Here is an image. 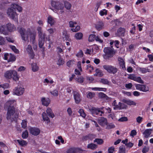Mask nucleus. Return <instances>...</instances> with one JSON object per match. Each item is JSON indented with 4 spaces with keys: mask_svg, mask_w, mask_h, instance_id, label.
Returning a JSON list of instances; mask_svg holds the SVG:
<instances>
[{
    "mask_svg": "<svg viewBox=\"0 0 153 153\" xmlns=\"http://www.w3.org/2000/svg\"><path fill=\"white\" fill-rule=\"evenodd\" d=\"M41 101L43 105L46 106L49 105L50 102V100L49 98H45V97L42 98L41 99Z\"/></svg>",
    "mask_w": 153,
    "mask_h": 153,
    "instance_id": "6ab92c4d",
    "label": "nucleus"
},
{
    "mask_svg": "<svg viewBox=\"0 0 153 153\" xmlns=\"http://www.w3.org/2000/svg\"><path fill=\"white\" fill-rule=\"evenodd\" d=\"M124 102L126 103L128 105H136V103L134 101L130 100H123V101Z\"/></svg>",
    "mask_w": 153,
    "mask_h": 153,
    "instance_id": "cd10ccee",
    "label": "nucleus"
},
{
    "mask_svg": "<svg viewBox=\"0 0 153 153\" xmlns=\"http://www.w3.org/2000/svg\"><path fill=\"white\" fill-rule=\"evenodd\" d=\"M152 130V129H146L143 133V134L144 135V137L145 138H148L150 135Z\"/></svg>",
    "mask_w": 153,
    "mask_h": 153,
    "instance_id": "aec40b11",
    "label": "nucleus"
},
{
    "mask_svg": "<svg viewBox=\"0 0 153 153\" xmlns=\"http://www.w3.org/2000/svg\"><path fill=\"white\" fill-rule=\"evenodd\" d=\"M97 145L94 143H91L87 145V148L92 150H94L97 148Z\"/></svg>",
    "mask_w": 153,
    "mask_h": 153,
    "instance_id": "bb28decb",
    "label": "nucleus"
},
{
    "mask_svg": "<svg viewBox=\"0 0 153 153\" xmlns=\"http://www.w3.org/2000/svg\"><path fill=\"white\" fill-rule=\"evenodd\" d=\"M107 14V10L105 9H103L101 10L100 12V14L101 16L106 15Z\"/></svg>",
    "mask_w": 153,
    "mask_h": 153,
    "instance_id": "680f3d73",
    "label": "nucleus"
},
{
    "mask_svg": "<svg viewBox=\"0 0 153 153\" xmlns=\"http://www.w3.org/2000/svg\"><path fill=\"white\" fill-rule=\"evenodd\" d=\"M10 47L12 50L15 53H19V50L17 49L16 47L13 45H10Z\"/></svg>",
    "mask_w": 153,
    "mask_h": 153,
    "instance_id": "bf43d9fd",
    "label": "nucleus"
},
{
    "mask_svg": "<svg viewBox=\"0 0 153 153\" xmlns=\"http://www.w3.org/2000/svg\"><path fill=\"white\" fill-rule=\"evenodd\" d=\"M74 79L77 82L80 83H82L84 80V78L82 76L75 77Z\"/></svg>",
    "mask_w": 153,
    "mask_h": 153,
    "instance_id": "2f4dec72",
    "label": "nucleus"
},
{
    "mask_svg": "<svg viewBox=\"0 0 153 153\" xmlns=\"http://www.w3.org/2000/svg\"><path fill=\"white\" fill-rule=\"evenodd\" d=\"M104 25V23L102 22L99 21L96 24L95 27L97 30H100L103 28Z\"/></svg>",
    "mask_w": 153,
    "mask_h": 153,
    "instance_id": "b1692460",
    "label": "nucleus"
},
{
    "mask_svg": "<svg viewBox=\"0 0 153 153\" xmlns=\"http://www.w3.org/2000/svg\"><path fill=\"white\" fill-rule=\"evenodd\" d=\"M128 120V118L126 117H121L118 120V121L119 122H123L127 121Z\"/></svg>",
    "mask_w": 153,
    "mask_h": 153,
    "instance_id": "13d9d810",
    "label": "nucleus"
},
{
    "mask_svg": "<svg viewBox=\"0 0 153 153\" xmlns=\"http://www.w3.org/2000/svg\"><path fill=\"white\" fill-rule=\"evenodd\" d=\"M17 142L21 146H26L27 144V142L23 140H17Z\"/></svg>",
    "mask_w": 153,
    "mask_h": 153,
    "instance_id": "e433bc0d",
    "label": "nucleus"
},
{
    "mask_svg": "<svg viewBox=\"0 0 153 153\" xmlns=\"http://www.w3.org/2000/svg\"><path fill=\"white\" fill-rule=\"evenodd\" d=\"M16 101L15 100H9L5 104V105L8 107H10V106H12V104L14 103Z\"/></svg>",
    "mask_w": 153,
    "mask_h": 153,
    "instance_id": "4c0bfd02",
    "label": "nucleus"
},
{
    "mask_svg": "<svg viewBox=\"0 0 153 153\" xmlns=\"http://www.w3.org/2000/svg\"><path fill=\"white\" fill-rule=\"evenodd\" d=\"M48 23L51 26L53 25L55 23L54 19L51 16H49L47 19Z\"/></svg>",
    "mask_w": 153,
    "mask_h": 153,
    "instance_id": "a878e982",
    "label": "nucleus"
},
{
    "mask_svg": "<svg viewBox=\"0 0 153 153\" xmlns=\"http://www.w3.org/2000/svg\"><path fill=\"white\" fill-rule=\"evenodd\" d=\"M59 58L57 62V64L58 65H63L65 63L64 60L61 57V56H59Z\"/></svg>",
    "mask_w": 153,
    "mask_h": 153,
    "instance_id": "c756f323",
    "label": "nucleus"
},
{
    "mask_svg": "<svg viewBox=\"0 0 153 153\" xmlns=\"http://www.w3.org/2000/svg\"><path fill=\"white\" fill-rule=\"evenodd\" d=\"M104 108H96L93 107L89 109V111L93 115H95L102 116V114H104V111H102Z\"/></svg>",
    "mask_w": 153,
    "mask_h": 153,
    "instance_id": "39448f33",
    "label": "nucleus"
},
{
    "mask_svg": "<svg viewBox=\"0 0 153 153\" xmlns=\"http://www.w3.org/2000/svg\"><path fill=\"white\" fill-rule=\"evenodd\" d=\"M52 95L53 96L57 97L58 95V91L56 89L50 92Z\"/></svg>",
    "mask_w": 153,
    "mask_h": 153,
    "instance_id": "de8ad7c7",
    "label": "nucleus"
},
{
    "mask_svg": "<svg viewBox=\"0 0 153 153\" xmlns=\"http://www.w3.org/2000/svg\"><path fill=\"white\" fill-rule=\"evenodd\" d=\"M18 115L14 106H10L8 107L7 114V118L8 120L15 121L18 117Z\"/></svg>",
    "mask_w": 153,
    "mask_h": 153,
    "instance_id": "f257e3e1",
    "label": "nucleus"
},
{
    "mask_svg": "<svg viewBox=\"0 0 153 153\" xmlns=\"http://www.w3.org/2000/svg\"><path fill=\"white\" fill-rule=\"evenodd\" d=\"M9 87V84L7 83H4L0 85V88H2L4 89L8 88Z\"/></svg>",
    "mask_w": 153,
    "mask_h": 153,
    "instance_id": "864d4df0",
    "label": "nucleus"
},
{
    "mask_svg": "<svg viewBox=\"0 0 153 153\" xmlns=\"http://www.w3.org/2000/svg\"><path fill=\"white\" fill-rule=\"evenodd\" d=\"M51 4L52 6L54 8L53 11L58 14H62L64 13V5L61 2L52 1Z\"/></svg>",
    "mask_w": 153,
    "mask_h": 153,
    "instance_id": "f03ea898",
    "label": "nucleus"
},
{
    "mask_svg": "<svg viewBox=\"0 0 153 153\" xmlns=\"http://www.w3.org/2000/svg\"><path fill=\"white\" fill-rule=\"evenodd\" d=\"M73 96L75 102L77 104H79L81 100L80 93L76 91H74Z\"/></svg>",
    "mask_w": 153,
    "mask_h": 153,
    "instance_id": "f8f14e48",
    "label": "nucleus"
},
{
    "mask_svg": "<svg viewBox=\"0 0 153 153\" xmlns=\"http://www.w3.org/2000/svg\"><path fill=\"white\" fill-rule=\"evenodd\" d=\"M13 70H9L6 71L4 74V76L7 79L12 78V71Z\"/></svg>",
    "mask_w": 153,
    "mask_h": 153,
    "instance_id": "412c9836",
    "label": "nucleus"
},
{
    "mask_svg": "<svg viewBox=\"0 0 153 153\" xmlns=\"http://www.w3.org/2000/svg\"><path fill=\"white\" fill-rule=\"evenodd\" d=\"M11 6H12L13 9L15 10L16 9L19 12H21L22 11V7L17 4L13 3L11 4Z\"/></svg>",
    "mask_w": 153,
    "mask_h": 153,
    "instance_id": "5701e85b",
    "label": "nucleus"
},
{
    "mask_svg": "<svg viewBox=\"0 0 153 153\" xmlns=\"http://www.w3.org/2000/svg\"><path fill=\"white\" fill-rule=\"evenodd\" d=\"M25 88L21 87H17L13 89V94L20 96L22 95L24 92Z\"/></svg>",
    "mask_w": 153,
    "mask_h": 153,
    "instance_id": "1a4fd4ad",
    "label": "nucleus"
},
{
    "mask_svg": "<svg viewBox=\"0 0 153 153\" xmlns=\"http://www.w3.org/2000/svg\"><path fill=\"white\" fill-rule=\"evenodd\" d=\"M28 136V133L27 130L25 131L24 132H23L22 134V137L24 138H27Z\"/></svg>",
    "mask_w": 153,
    "mask_h": 153,
    "instance_id": "6e6d98bb",
    "label": "nucleus"
},
{
    "mask_svg": "<svg viewBox=\"0 0 153 153\" xmlns=\"http://www.w3.org/2000/svg\"><path fill=\"white\" fill-rule=\"evenodd\" d=\"M26 50L29 54L30 58H33L34 56V54L33 52L32 47L30 45H28L26 48Z\"/></svg>",
    "mask_w": 153,
    "mask_h": 153,
    "instance_id": "2eb2a0df",
    "label": "nucleus"
},
{
    "mask_svg": "<svg viewBox=\"0 0 153 153\" xmlns=\"http://www.w3.org/2000/svg\"><path fill=\"white\" fill-rule=\"evenodd\" d=\"M74 60H70L68 61L67 63V65L69 67H71L74 64Z\"/></svg>",
    "mask_w": 153,
    "mask_h": 153,
    "instance_id": "8fccbe9b",
    "label": "nucleus"
},
{
    "mask_svg": "<svg viewBox=\"0 0 153 153\" xmlns=\"http://www.w3.org/2000/svg\"><path fill=\"white\" fill-rule=\"evenodd\" d=\"M36 32H31L30 36V42L33 45H35L36 42Z\"/></svg>",
    "mask_w": 153,
    "mask_h": 153,
    "instance_id": "a211bd4d",
    "label": "nucleus"
},
{
    "mask_svg": "<svg viewBox=\"0 0 153 153\" xmlns=\"http://www.w3.org/2000/svg\"><path fill=\"white\" fill-rule=\"evenodd\" d=\"M42 117L43 120L45 121H49V119L48 117L47 116L46 113L45 112H44L42 114Z\"/></svg>",
    "mask_w": 153,
    "mask_h": 153,
    "instance_id": "37998d69",
    "label": "nucleus"
},
{
    "mask_svg": "<svg viewBox=\"0 0 153 153\" xmlns=\"http://www.w3.org/2000/svg\"><path fill=\"white\" fill-rule=\"evenodd\" d=\"M100 82L105 85H109V82L106 79H102L100 80Z\"/></svg>",
    "mask_w": 153,
    "mask_h": 153,
    "instance_id": "a18cd8bd",
    "label": "nucleus"
},
{
    "mask_svg": "<svg viewBox=\"0 0 153 153\" xmlns=\"http://www.w3.org/2000/svg\"><path fill=\"white\" fill-rule=\"evenodd\" d=\"M75 152L74 149L73 148H70L67 151V153H75Z\"/></svg>",
    "mask_w": 153,
    "mask_h": 153,
    "instance_id": "774afa93",
    "label": "nucleus"
},
{
    "mask_svg": "<svg viewBox=\"0 0 153 153\" xmlns=\"http://www.w3.org/2000/svg\"><path fill=\"white\" fill-rule=\"evenodd\" d=\"M103 67L108 73L113 74H115L118 71V69L116 67L111 65H105L103 66Z\"/></svg>",
    "mask_w": 153,
    "mask_h": 153,
    "instance_id": "423d86ee",
    "label": "nucleus"
},
{
    "mask_svg": "<svg viewBox=\"0 0 153 153\" xmlns=\"http://www.w3.org/2000/svg\"><path fill=\"white\" fill-rule=\"evenodd\" d=\"M29 130L30 133L34 136L38 135L40 131L39 128L35 127H30L29 128Z\"/></svg>",
    "mask_w": 153,
    "mask_h": 153,
    "instance_id": "ddd939ff",
    "label": "nucleus"
},
{
    "mask_svg": "<svg viewBox=\"0 0 153 153\" xmlns=\"http://www.w3.org/2000/svg\"><path fill=\"white\" fill-rule=\"evenodd\" d=\"M136 121L138 123H140L142 121L143 118L140 116H139L136 118Z\"/></svg>",
    "mask_w": 153,
    "mask_h": 153,
    "instance_id": "0e129e2a",
    "label": "nucleus"
},
{
    "mask_svg": "<svg viewBox=\"0 0 153 153\" xmlns=\"http://www.w3.org/2000/svg\"><path fill=\"white\" fill-rule=\"evenodd\" d=\"M95 36L94 35L91 34L90 35L88 38V41L89 42H92L94 41V38H95Z\"/></svg>",
    "mask_w": 153,
    "mask_h": 153,
    "instance_id": "4d7b16f0",
    "label": "nucleus"
},
{
    "mask_svg": "<svg viewBox=\"0 0 153 153\" xmlns=\"http://www.w3.org/2000/svg\"><path fill=\"white\" fill-rule=\"evenodd\" d=\"M117 32L119 34L123 36L125 32V30L124 28H120L118 29Z\"/></svg>",
    "mask_w": 153,
    "mask_h": 153,
    "instance_id": "a19ab883",
    "label": "nucleus"
},
{
    "mask_svg": "<svg viewBox=\"0 0 153 153\" xmlns=\"http://www.w3.org/2000/svg\"><path fill=\"white\" fill-rule=\"evenodd\" d=\"M46 112L47 114L50 117L53 118L54 117V114L50 108H48V109L46 110Z\"/></svg>",
    "mask_w": 153,
    "mask_h": 153,
    "instance_id": "c85d7f7f",
    "label": "nucleus"
},
{
    "mask_svg": "<svg viewBox=\"0 0 153 153\" xmlns=\"http://www.w3.org/2000/svg\"><path fill=\"white\" fill-rule=\"evenodd\" d=\"M45 40L41 39H39V46L40 48H42L44 43Z\"/></svg>",
    "mask_w": 153,
    "mask_h": 153,
    "instance_id": "3c124183",
    "label": "nucleus"
},
{
    "mask_svg": "<svg viewBox=\"0 0 153 153\" xmlns=\"http://www.w3.org/2000/svg\"><path fill=\"white\" fill-rule=\"evenodd\" d=\"M119 153H126V149L125 148L120 147L119 148Z\"/></svg>",
    "mask_w": 153,
    "mask_h": 153,
    "instance_id": "69168bd1",
    "label": "nucleus"
},
{
    "mask_svg": "<svg viewBox=\"0 0 153 153\" xmlns=\"http://www.w3.org/2000/svg\"><path fill=\"white\" fill-rule=\"evenodd\" d=\"M5 44V41L4 38L0 36V45H4Z\"/></svg>",
    "mask_w": 153,
    "mask_h": 153,
    "instance_id": "603ef678",
    "label": "nucleus"
},
{
    "mask_svg": "<svg viewBox=\"0 0 153 153\" xmlns=\"http://www.w3.org/2000/svg\"><path fill=\"white\" fill-rule=\"evenodd\" d=\"M95 72L96 73L94 74V76H101L103 75L102 71L98 69H97L95 71Z\"/></svg>",
    "mask_w": 153,
    "mask_h": 153,
    "instance_id": "f704fd0d",
    "label": "nucleus"
},
{
    "mask_svg": "<svg viewBox=\"0 0 153 153\" xmlns=\"http://www.w3.org/2000/svg\"><path fill=\"white\" fill-rule=\"evenodd\" d=\"M0 33L6 35L8 34V31L5 28L4 25H2L0 27Z\"/></svg>",
    "mask_w": 153,
    "mask_h": 153,
    "instance_id": "4be33fe9",
    "label": "nucleus"
},
{
    "mask_svg": "<svg viewBox=\"0 0 153 153\" xmlns=\"http://www.w3.org/2000/svg\"><path fill=\"white\" fill-rule=\"evenodd\" d=\"M22 127L23 128H25L27 127V122L25 120H23L21 123Z\"/></svg>",
    "mask_w": 153,
    "mask_h": 153,
    "instance_id": "338daca9",
    "label": "nucleus"
},
{
    "mask_svg": "<svg viewBox=\"0 0 153 153\" xmlns=\"http://www.w3.org/2000/svg\"><path fill=\"white\" fill-rule=\"evenodd\" d=\"M104 52L109 57L113 56L115 52L112 47H105L103 50Z\"/></svg>",
    "mask_w": 153,
    "mask_h": 153,
    "instance_id": "6e6552de",
    "label": "nucleus"
},
{
    "mask_svg": "<svg viewBox=\"0 0 153 153\" xmlns=\"http://www.w3.org/2000/svg\"><path fill=\"white\" fill-rule=\"evenodd\" d=\"M98 123L102 126H104L107 124V121L106 118L101 117L99 118L98 119Z\"/></svg>",
    "mask_w": 153,
    "mask_h": 153,
    "instance_id": "dca6fc26",
    "label": "nucleus"
},
{
    "mask_svg": "<svg viewBox=\"0 0 153 153\" xmlns=\"http://www.w3.org/2000/svg\"><path fill=\"white\" fill-rule=\"evenodd\" d=\"M37 30L38 31V36L43 33L42 31V28L41 27H38L37 28Z\"/></svg>",
    "mask_w": 153,
    "mask_h": 153,
    "instance_id": "052dcab7",
    "label": "nucleus"
},
{
    "mask_svg": "<svg viewBox=\"0 0 153 153\" xmlns=\"http://www.w3.org/2000/svg\"><path fill=\"white\" fill-rule=\"evenodd\" d=\"M106 128L108 129H110L115 127V126L112 123H107Z\"/></svg>",
    "mask_w": 153,
    "mask_h": 153,
    "instance_id": "c03bdc74",
    "label": "nucleus"
},
{
    "mask_svg": "<svg viewBox=\"0 0 153 153\" xmlns=\"http://www.w3.org/2000/svg\"><path fill=\"white\" fill-rule=\"evenodd\" d=\"M64 4L65 8L67 10H70L71 7V5L69 2L65 1L64 2Z\"/></svg>",
    "mask_w": 153,
    "mask_h": 153,
    "instance_id": "ea45409f",
    "label": "nucleus"
},
{
    "mask_svg": "<svg viewBox=\"0 0 153 153\" xmlns=\"http://www.w3.org/2000/svg\"><path fill=\"white\" fill-rule=\"evenodd\" d=\"M135 86L137 90L143 92H146L149 90L148 87L145 85L136 84Z\"/></svg>",
    "mask_w": 153,
    "mask_h": 153,
    "instance_id": "4468645a",
    "label": "nucleus"
},
{
    "mask_svg": "<svg viewBox=\"0 0 153 153\" xmlns=\"http://www.w3.org/2000/svg\"><path fill=\"white\" fill-rule=\"evenodd\" d=\"M91 89L93 91H106V88H97V87H95V88H91Z\"/></svg>",
    "mask_w": 153,
    "mask_h": 153,
    "instance_id": "58836bf2",
    "label": "nucleus"
},
{
    "mask_svg": "<svg viewBox=\"0 0 153 153\" xmlns=\"http://www.w3.org/2000/svg\"><path fill=\"white\" fill-rule=\"evenodd\" d=\"M94 143H96L98 145H101L104 143L103 140L101 139L96 138L94 140Z\"/></svg>",
    "mask_w": 153,
    "mask_h": 153,
    "instance_id": "c9c22d12",
    "label": "nucleus"
},
{
    "mask_svg": "<svg viewBox=\"0 0 153 153\" xmlns=\"http://www.w3.org/2000/svg\"><path fill=\"white\" fill-rule=\"evenodd\" d=\"M118 61L120 66H121L123 68H125V63L123 59L121 57H119L118 58Z\"/></svg>",
    "mask_w": 153,
    "mask_h": 153,
    "instance_id": "7c9ffc66",
    "label": "nucleus"
},
{
    "mask_svg": "<svg viewBox=\"0 0 153 153\" xmlns=\"http://www.w3.org/2000/svg\"><path fill=\"white\" fill-rule=\"evenodd\" d=\"M18 31L21 35L22 39L25 41L28 40V35L30 33L31 31L30 29H28L27 31L24 28H20L18 29Z\"/></svg>",
    "mask_w": 153,
    "mask_h": 153,
    "instance_id": "20e7f679",
    "label": "nucleus"
},
{
    "mask_svg": "<svg viewBox=\"0 0 153 153\" xmlns=\"http://www.w3.org/2000/svg\"><path fill=\"white\" fill-rule=\"evenodd\" d=\"M69 24L70 27H74L71 29V30L74 32H77L80 29V27L79 26H76V22L71 21L69 22Z\"/></svg>",
    "mask_w": 153,
    "mask_h": 153,
    "instance_id": "9b49d317",
    "label": "nucleus"
},
{
    "mask_svg": "<svg viewBox=\"0 0 153 153\" xmlns=\"http://www.w3.org/2000/svg\"><path fill=\"white\" fill-rule=\"evenodd\" d=\"M32 70L33 72L37 71L38 70L39 67L36 63H33L31 65Z\"/></svg>",
    "mask_w": 153,
    "mask_h": 153,
    "instance_id": "473e14b6",
    "label": "nucleus"
},
{
    "mask_svg": "<svg viewBox=\"0 0 153 153\" xmlns=\"http://www.w3.org/2000/svg\"><path fill=\"white\" fill-rule=\"evenodd\" d=\"M149 70L145 68H140V71L142 73L145 74L147 72H149Z\"/></svg>",
    "mask_w": 153,
    "mask_h": 153,
    "instance_id": "49530a36",
    "label": "nucleus"
},
{
    "mask_svg": "<svg viewBox=\"0 0 153 153\" xmlns=\"http://www.w3.org/2000/svg\"><path fill=\"white\" fill-rule=\"evenodd\" d=\"M79 113L80 114L81 116L83 118H85L86 116V114L84 112V110L82 109H80L78 111Z\"/></svg>",
    "mask_w": 153,
    "mask_h": 153,
    "instance_id": "79ce46f5",
    "label": "nucleus"
},
{
    "mask_svg": "<svg viewBox=\"0 0 153 153\" xmlns=\"http://www.w3.org/2000/svg\"><path fill=\"white\" fill-rule=\"evenodd\" d=\"M10 56L9 57V59H8V62H10V61H15L16 59V58L15 57V56L13 55H12L10 53Z\"/></svg>",
    "mask_w": 153,
    "mask_h": 153,
    "instance_id": "5fc2aeb1",
    "label": "nucleus"
},
{
    "mask_svg": "<svg viewBox=\"0 0 153 153\" xmlns=\"http://www.w3.org/2000/svg\"><path fill=\"white\" fill-rule=\"evenodd\" d=\"M7 14L10 18L14 20L17 19L18 14L16 13V10L13 9L12 6L7 9Z\"/></svg>",
    "mask_w": 153,
    "mask_h": 153,
    "instance_id": "7ed1b4c3",
    "label": "nucleus"
},
{
    "mask_svg": "<svg viewBox=\"0 0 153 153\" xmlns=\"http://www.w3.org/2000/svg\"><path fill=\"white\" fill-rule=\"evenodd\" d=\"M7 31L9 32H13L16 30V28L15 26L10 23H8L6 25Z\"/></svg>",
    "mask_w": 153,
    "mask_h": 153,
    "instance_id": "f3484780",
    "label": "nucleus"
},
{
    "mask_svg": "<svg viewBox=\"0 0 153 153\" xmlns=\"http://www.w3.org/2000/svg\"><path fill=\"white\" fill-rule=\"evenodd\" d=\"M12 72V78L16 81H18L19 78L17 75V72L14 70H13Z\"/></svg>",
    "mask_w": 153,
    "mask_h": 153,
    "instance_id": "393cba45",
    "label": "nucleus"
},
{
    "mask_svg": "<svg viewBox=\"0 0 153 153\" xmlns=\"http://www.w3.org/2000/svg\"><path fill=\"white\" fill-rule=\"evenodd\" d=\"M55 31L56 29L55 28H50L47 30V31L50 33V35H52Z\"/></svg>",
    "mask_w": 153,
    "mask_h": 153,
    "instance_id": "e2e57ef3",
    "label": "nucleus"
},
{
    "mask_svg": "<svg viewBox=\"0 0 153 153\" xmlns=\"http://www.w3.org/2000/svg\"><path fill=\"white\" fill-rule=\"evenodd\" d=\"M112 105L113 106V109L114 110H121L126 108V106L124 103L119 102L118 104H117L116 100H114L112 103Z\"/></svg>",
    "mask_w": 153,
    "mask_h": 153,
    "instance_id": "0eeeda50",
    "label": "nucleus"
},
{
    "mask_svg": "<svg viewBox=\"0 0 153 153\" xmlns=\"http://www.w3.org/2000/svg\"><path fill=\"white\" fill-rule=\"evenodd\" d=\"M83 34L81 33H76L74 36L76 39L78 40L81 39L83 37Z\"/></svg>",
    "mask_w": 153,
    "mask_h": 153,
    "instance_id": "72a5a7b5",
    "label": "nucleus"
},
{
    "mask_svg": "<svg viewBox=\"0 0 153 153\" xmlns=\"http://www.w3.org/2000/svg\"><path fill=\"white\" fill-rule=\"evenodd\" d=\"M128 78L129 79L133 80L140 83L142 84L144 83V82L142 79L141 77L136 76L134 74H132L129 75Z\"/></svg>",
    "mask_w": 153,
    "mask_h": 153,
    "instance_id": "9d476101",
    "label": "nucleus"
},
{
    "mask_svg": "<svg viewBox=\"0 0 153 153\" xmlns=\"http://www.w3.org/2000/svg\"><path fill=\"white\" fill-rule=\"evenodd\" d=\"M95 96V94L94 93L89 92L88 93L87 95V97L88 98L91 99L94 97Z\"/></svg>",
    "mask_w": 153,
    "mask_h": 153,
    "instance_id": "09e8293b",
    "label": "nucleus"
}]
</instances>
